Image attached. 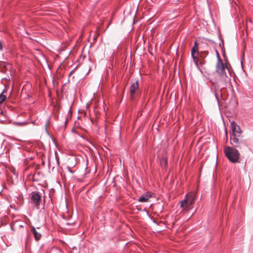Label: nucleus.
<instances>
[{
    "mask_svg": "<svg viewBox=\"0 0 253 253\" xmlns=\"http://www.w3.org/2000/svg\"><path fill=\"white\" fill-rule=\"evenodd\" d=\"M196 195L195 192H190L185 195L184 199L180 202L181 212L185 213L193 208Z\"/></svg>",
    "mask_w": 253,
    "mask_h": 253,
    "instance_id": "nucleus-1",
    "label": "nucleus"
},
{
    "mask_svg": "<svg viewBox=\"0 0 253 253\" xmlns=\"http://www.w3.org/2000/svg\"><path fill=\"white\" fill-rule=\"evenodd\" d=\"M231 129L232 131V135L230 137L231 144L235 147H240V144L241 143L239 142L238 137H240L242 134L240 127L236 123L233 121L231 123Z\"/></svg>",
    "mask_w": 253,
    "mask_h": 253,
    "instance_id": "nucleus-2",
    "label": "nucleus"
},
{
    "mask_svg": "<svg viewBox=\"0 0 253 253\" xmlns=\"http://www.w3.org/2000/svg\"><path fill=\"white\" fill-rule=\"evenodd\" d=\"M224 153L228 160L232 163H238L240 158V154L237 150L232 147H226Z\"/></svg>",
    "mask_w": 253,
    "mask_h": 253,
    "instance_id": "nucleus-3",
    "label": "nucleus"
},
{
    "mask_svg": "<svg viewBox=\"0 0 253 253\" xmlns=\"http://www.w3.org/2000/svg\"><path fill=\"white\" fill-rule=\"evenodd\" d=\"M218 60L216 64V71L222 78L223 81L221 82L223 84H224L226 83L228 80L227 75L224 74L225 69L227 68V66L224 64L218 55Z\"/></svg>",
    "mask_w": 253,
    "mask_h": 253,
    "instance_id": "nucleus-4",
    "label": "nucleus"
},
{
    "mask_svg": "<svg viewBox=\"0 0 253 253\" xmlns=\"http://www.w3.org/2000/svg\"><path fill=\"white\" fill-rule=\"evenodd\" d=\"M198 45L196 41L194 42V45L191 50V55L193 57L194 62L197 65L198 62Z\"/></svg>",
    "mask_w": 253,
    "mask_h": 253,
    "instance_id": "nucleus-5",
    "label": "nucleus"
},
{
    "mask_svg": "<svg viewBox=\"0 0 253 253\" xmlns=\"http://www.w3.org/2000/svg\"><path fill=\"white\" fill-rule=\"evenodd\" d=\"M138 88V84L137 82H134L130 86V95L131 98L132 99H133V95L134 93H135L136 91Z\"/></svg>",
    "mask_w": 253,
    "mask_h": 253,
    "instance_id": "nucleus-6",
    "label": "nucleus"
},
{
    "mask_svg": "<svg viewBox=\"0 0 253 253\" xmlns=\"http://www.w3.org/2000/svg\"><path fill=\"white\" fill-rule=\"evenodd\" d=\"M31 199L32 201L34 204H35L36 206L40 205L41 196L38 194L36 193H33Z\"/></svg>",
    "mask_w": 253,
    "mask_h": 253,
    "instance_id": "nucleus-7",
    "label": "nucleus"
},
{
    "mask_svg": "<svg viewBox=\"0 0 253 253\" xmlns=\"http://www.w3.org/2000/svg\"><path fill=\"white\" fill-rule=\"evenodd\" d=\"M151 197V194L150 192H148L145 194L142 195L138 199V201L141 203L147 202L149 199Z\"/></svg>",
    "mask_w": 253,
    "mask_h": 253,
    "instance_id": "nucleus-8",
    "label": "nucleus"
},
{
    "mask_svg": "<svg viewBox=\"0 0 253 253\" xmlns=\"http://www.w3.org/2000/svg\"><path fill=\"white\" fill-rule=\"evenodd\" d=\"M32 232H33L34 235V237L35 238V239L37 240V241H38L41 238V235L40 233H38L36 229L35 228V227H33L32 228V230H31Z\"/></svg>",
    "mask_w": 253,
    "mask_h": 253,
    "instance_id": "nucleus-9",
    "label": "nucleus"
},
{
    "mask_svg": "<svg viewBox=\"0 0 253 253\" xmlns=\"http://www.w3.org/2000/svg\"><path fill=\"white\" fill-rule=\"evenodd\" d=\"M6 92L5 90H3L0 94V104H1L6 99V95L4 94Z\"/></svg>",
    "mask_w": 253,
    "mask_h": 253,
    "instance_id": "nucleus-10",
    "label": "nucleus"
},
{
    "mask_svg": "<svg viewBox=\"0 0 253 253\" xmlns=\"http://www.w3.org/2000/svg\"><path fill=\"white\" fill-rule=\"evenodd\" d=\"M2 48V45L1 42L0 41V50H1Z\"/></svg>",
    "mask_w": 253,
    "mask_h": 253,
    "instance_id": "nucleus-11",
    "label": "nucleus"
},
{
    "mask_svg": "<svg viewBox=\"0 0 253 253\" xmlns=\"http://www.w3.org/2000/svg\"><path fill=\"white\" fill-rule=\"evenodd\" d=\"M165 163H166V164H167V162L166 160H165Z\"/></svg>",
    "mask_w": 253,
    "mask_h": 253,
    "instance_id": "nucleus-12",
    "label": "nucleus"
},
{
    "mask_svg": "<svg viewBox=\"0 0 253 253\" xmlns=\"http://www.w3.org/2000/svg\"><path fill=\"white\" fill-rule=\"evenodd\" d=\"M250 22L252 23V21L251 20H250Z\"/></svg>",
    "mask_w": 253,
    "mask_h": 253,
    "instance_id": "nucleus-13",
    "label": "nucleus"
}]
</instances>
